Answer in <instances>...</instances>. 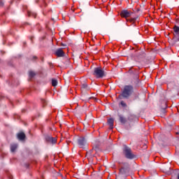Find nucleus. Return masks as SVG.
I'll list each match as a JSON object with an SVG mask.
<instances>
[{"instance_id": "3", "label": "nucleus", "mask_w": 179, "mask_h": 179, "mask_svg": "<svg viewBox=\"0 0 179 179\" xmlns=\"http://www.w3.org/2000/svg\"><path fill=\"white\" fill-rule=\"evenodd\" d=\"M123 153L127 159H134L135 157V155L132 154V150H131V148L127 145L124 146Z\"/></svg>"}, {"instance_id": "5", "label": "nucleus", "mask_w": 179, "mask_h": 179, "mask_svg": "<svg viewBox=\"0 0 179 179\" xmlns=\"http://www.w3.org/2000/svg\"><path fill=\"white\" fill-rule=\"evenodd\" d=\"M134 15L132 11H129L128 10H123L120 13V15L122 17H124V19H128V17H131Z\"/></svg>"}, {"instance_id": "4", "label": "nucleus", "mask_w": 179, "mask_h": 179, "mask_svg": "<svg viewBox=\"0 0 179 179\" xmlns=\"http://www.w3.org/2000/svg\"><path fill=\"white\" fill-rule=\"evenodd\" d=\"M173 35L175 36L173 38L172 41L173 43H177V41H179V38L176 37V36L179 37V27L177 25L173 27Z\"/></svg>"}, {"instance_id": "23", "label": "nucleus", "mask_w": 179, "mask_h": 179, "mask_svg": "<svg viewBox=\"0 0 179 179\" xmlns=\"http://www.w3.org/2000/svg\"><path fill=\"white\" fill-rule=\"evenodd\" d=\"M0 5H3L2 2H0Z\"/></svg>"}, {"instance_id": "15", "label": "nucleus", "mask_w": 179, "mask_h": 179, "mask_svg": "<svg viewBox=\"0 0 179 179\" xmlns=\"http://www.w3.org/2000/svg\"><path fill=\"white\" fill-rule=\"evenodd\" d=\"M126 20H127V22H129L130 23H134V22H136V18L131 17L129 19H127Z\"/></svg>"}, {"instance_id": "14", "label": "nucleus", "mask_w": 179, "mask_h": 179, "mask_svg": "<svg viewBox=\"0 0 179 179\" xmlns=\"http://www.w3.org/2000/svg\"><path fill=\"white\" fill-rule=\"evenodd\" d=\"M16 149H17V144H12L10 145L11 152H15V150H16Z\"/></svg>"}, {"instance_id": "19", "label": "nucleus", "mask_w": 179, "mask_h": 179, "mask_svg": "<svg viewBox=\"0 0 179 179\" xmlns=\"http://www.w3.org/2000/svg\"><path fill=\"white\" fill-rule=\"evenodd\" d=\"M120 104L122 107H127V103L124 101H121Z\"/></svg>"}, {"instance_id": "16", "label": "nucleus", "mask_w": 179, "mask_h": 179, "mask_svg": "<svg viewBox=\"0 0 179 179\" xmlns=\"http://www.w3.org/2000/svg\"><path fill=\"white\" fill-rule=\"evenodd\" d=\"M57 85H58V81L55 79H52V86L55 87V86H57Z\"/></svg>"}, {"instance_id": "11", "label": "nucleus", "mask_w": 179, "mask_h": 179, "mask_svg": "<svg viewBox=\"0 0 179 179\" xmlns=\"http://www.w3.org/2000/svg\"><path fill=\"white\" fill-rule=\"evenodd\" d=\"M120 174H124L127 175L129 173V168H122L120 170Z\"/></svg>"}, {"instance_id": "18", "label": "nucleus", "mask_w": 179, "mask_h": 179, "mask_svg": "<svg viewBox=\"0 0 179 179\" xmlns=\"http://www.w3.org/2000/svg\"><path fill=\"white\" fill-rule=\"evenodd\" d=\"M29 76L30 78H34V76H36V73H34V71H29Z\"/></svg>"}, {"instance_id": "7", "label": "nucleus", "mask_w": 179, "mask_h": 179, "mask_svg": "<svg viewBox=\"0 0 179 179\" xmlns=\"http://www.w3.org/2000/svg\"><path fill=\"white\" fill-rule=\"evenodd\" d=\"M55 55L57 57H65V52H64L62 48H59L56 50Z\"/></svg>"}, {"instance_id": "20", "label": "nucleus", "mask_w": 179, "mask_h": 179, "mask_svg": "<svg viewBox=\"0 0 179 179\" xmlns=\"http://www.w3.org/2000/svg\"><path fill=\"white\" fill-rule=\"evenodd\" d=\"M137 98H138V94H134L133 100H136Z\"/></svg>"}, {"instance_id": "6", "label": "nucleus", "mask_w": 179, "mask_h": 179, "mask_svg": "<svg viewBox=\"0 0 179 179\" xmlns=\"http://www.w3.org/2000/svg\"><path fill=\"white\" fill-rule=\"evenodd\" d=\"M94 150H90L87 152L86 157L90 162H93V157H94Z\"/></svg>"}, {"instance_id": "21", "label": "nucleus", "mask_w": 179, "mask_h": 179, "mask_svg": "<svg viewBox=\"0 0 179 179\" xmlns=\"http://www.w3.org/2000/svg\"><path fill=\"white\" fill-rule=\"evenodd\" d=\"M83 87H84V89H85V87H87V85L84 84V85H83Z\"/></svg>"}, {"instance_id": "2", "label": "nucleus", "mask_w": 179, "mask_h": 179, "mask_svg": "<svg viewBox=\"0 0 179 179\" xmlns=\"http://www.w3.org/2000/svg\"><path fill=\"white\" fill-rule=\"evenodd\" d=\"M93 75L97 79H100V78H104V76H106V71H104V70H103V69H101L100 67H96L94 69Z\"/></svg>"}, {"instance_id": "8", "label": "nucleus", "mask_w": 179, "mask_h": 179, "mask_svg": "<svg viewBox=\"0 0 179 179\" xmlns=\"http://www.w3.org/2000/svg\"><path fill=\"white\" fill-rule=\"evenodd\" d=\"M78 143L80 148H83L86 145V139L83 137H81L78 139Z\"/></svg>"}, {"instance_id": "22", "label": "nucleus", "mask_w": 179, "mask_h": 179, "mask_svg": "<svg viewBox=\"0 0 179 179\" xmlns=\"http://www.w3.org/2000/svg\"><path fill=\"white\" fill-rule=\"evenodd\" d=\"M43 103H45V100H43Z\"/></svg>"}, {"instance_id": "17", "label": "nucleus", "mask_w": 179, "mask_h": 179, "mask_svg": "<svg viewBox=\"0 0 179 179\" xmlns=\"http://www.w3.org/2000/svg\"><path fill=\"white\" fill-rule=\"evenodd\" d=\"M28 16H33V17H36L37 16V14L31 11H28Z\"/></svg>"}, {"instance_id": "12", "label": "nucleus", "mask_w": 179, "mask_h": 179, "mask_svg": "<svg viewBox=\"0 0 179 179\" xmlns=\"http://www.w3.org/2000/svg\"><path fill=\"white\" fill-rule=\"evenodd\" d=\"M108 124L109 125V129H113L114 128V119H108Z\"/></svg>"}, {"instance_id": "25", "label": "nucleus", "mask_w": 179, "mask_h": 179, "mask_svg": "<svg viewBox=\"0 0 179 179\" xmlns=\"http://www.w3.org/2000/svg\"><path fill=\"white\" fill-rule=\"evenodd\" d=\"M34 58H36V57H34Z\"/></svg>"}, {"instance_id": "13", "label": "nucleus", "mask_w": 179, "mask_h": 179, "mask_svg": "<svg viewBox=\"0 0 179 179\" xmlns=\"http://www.w3.org/2000/svg\"><path fill=\"white\" fill-rule=\"evenodd\" d=\"M119 117H120V121L122 124H125V122H127V119L122 117V115H119Z\"/></svg>"}, {"instance_id": "24", "label": "nucleus", "mask_w": 179, "mask_h": 179, "mask_svg": "<svg viewBox=\"0 0 179 179\" xmlns=\"http://www.w3.org/2000/svg\"><path fill=\"white\" fill-rule=\"evenodd\" d=\"M62 45H64V44H62Z\"/></svg>"}, {"instance_id": "9", "label": "nucleus", "mask_w": 179, "mask_h": 179, "mask_svg": "<svg viewBox=\"0 0 179 179\" xmlns=\"http://www.w3.org/2000/svg\"><path fill=\"white\" fill-rule=\"evenodd\" d=\"M45 139L47 142H49V143H57V138L48 136H46Z\"/></svg>"}, {"instance_id": "1", "label": "nucleus", "mask_w": 179, "mask_h": 179, "mask_svg": "<svg viewBox=\"0 0 179 179\" xmlns=\"http://www.w3.org/2000/svg\"><path fill=\"white\" fill-rule=\"evenodd\" d=\"M132 94H134V87L132 85H125L120 96L123 99H129Z\"/></svg>"}, {"instance_id": "10", "label": "nucleus", "mask_w": 179, "mask_h": 179, "mask_svg": "<svg viewBox=\"0 0 179 179\" xmlns=\"http://www.w3.org/2000/svg\"><path fill=\"white\" fill-rule=\"evenodd\" d=\"M26 138V134L23 132H20L17 134V138L19 141H24V138Z\"/></svg>"}]
</instances>
